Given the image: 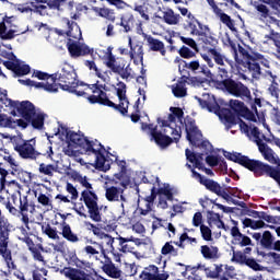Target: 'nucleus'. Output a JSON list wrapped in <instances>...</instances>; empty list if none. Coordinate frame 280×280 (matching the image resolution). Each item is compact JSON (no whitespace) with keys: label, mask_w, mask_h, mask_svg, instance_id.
<instances>
[{"label":"nucleus","mask_w":280,"mask_h":280,"mask_svg":"<svg viewBox=\"0 0 280 280\" xmlns=\"http://www.w3.org/2000/svg\"><path fill=\"white\" fill-rule=\"evenodd\" d=\"M33 78H37V80H42L40 82L32 81L31 79L19 80L21 84L25 86H34L35 89H43L48 93H58V89H62V91H68V93H75L79 97L82 95H86L84 91H78V86H80V82L78 81V73H75V69L69 65L63 63L61 70L57 73V79L61 82L59 85L56 84L54 77L49 75L47 72H43L40 70H35L33 72Z\"/></svg>","instance_id":"nucleus-1"},{"label":"nucleus","mask_w":280,"mask_h":280,"mask_svg":"<svg viewBox=\"0 0 280 280\" xmlns=\"http://www.w3.org/2000/svg\"><path fill=\"white\" fill-rule=\"evenodd\" d=\"M183 109L178 107H171V115H168L167 120L158 119L159 127L154 125H142V130L150 131L151 141H154L160 148H167L174 141L180 139L183 135Z\"/></svg>","instance_id":"nucleus-2"},{"label":"nucleus","mask_w":280,"mask_h":280,"mask_svg":"<svg viewBox=\"0 0 280 280\" xmlns=\"http://www.w3.org/2000/svg\"><path fill=\"white\" fill-rule=\"evenodd\" d=\"M66 141L68 145L63 149V152L67 156H78V148H82L85 154L96 156V167L103 172L110 170V161L106 159L108 153L100 141H90L84 135L74 131H66Z\"/></svg>","instance_id":"nucleus-3"},{"label":"nucleus","mask_w":280,"mask_h":280,"mask_svg":"<svg viewBox=\"0 0 280 280\" xmlns=\"http://www.w3.org/2000/svg\"><path fill=\"white\" fill-rule=\"evenodd\" d=\"M96 78L101 79V82L97 81L94 84H85L84 91H91L93 95L89 96L88 100L90 104H102L103 106H109V108H116L121 113V115H126L128 113V106L130 102H128V97H126V84L125 83H118L116 88L117 97L119 100V104L113 103V101L108 100V96L106 95V84L110 82V77L106 72H102V70H97L94 72Z\"/></svg>","instance_id":"nucleus-4"},{"label":"nucleus","mask_w":280,"mask_h":280,"mask_svg":"<svg viewBox=\"0 0 280 280\" xmlns=\"http://www.w3.org/2000/svg\"><path fill=\"white\" fill-rule=\"evenodd\" d=\"M230 107L231 109H223L219 114V119H221L222 124L225 125V128L229 130V128H233V126L240 125L241 132H244L246 137H250V130L255 127H250L246 125V122H243L242 118L248 119V121H255L256 124H261L266 128V130H270V127L266 124V117L264 114H259L256 110V115L253 114L246 106H244V103L242 101L237 100H231L230 101Z\"/></svg>","instance_id":"nucleus-5"},{"label":"nucleus","mask_w":280,"mask_h":280,"mask_svg":"<svg viewBox=\"0 0 280 280\" xmlns=\"http://www.w3.org/2000/svg\"><path fill=\"white\" fill-rule=\"evenodd\" d=\"M0 108L4 113H11V115H21L26 121H30L33 128L40 130L45 126V113L39 108H36L30 101H12L8 96V90L0 89Z\"/></svg>","instance_id":"nucleus-6"},{"label":"nucleus","mask_w":280,"mask_h":280,"mask_svg":"<svg viewBox=\"0 0 280 280\" xmlns=\"http://www.w3.org/2000/svg\"><path fill=\"white\" fill-rule=\"evenodd\" d=\"M117 180H112V186L105 183V198L108 202H121L124 209L128 205V195L126 189L130 185V176L124 174H115Z\"/></svg>","instance_id":"nucleus-7"},{"label":"nucleus","mask_w":280,"mask_h":280,"mask_svg":"<svg viewBox=\"0 0 280 280\" xmlns=\"http://www.w3.org/2000/svg\"><path fill=\"white\" fill-rule=\"evenodd\" d=\"M83 270L73 267H65L60 273L69 280H102V278L95 273V269L91 267V262H83Z\"/></svg>","instance_id":"nucleus-8"},{"label":"nucleus","mask_w":280,"mask_h":280,"mask_svg":"<svg viewBox=\"0 0 280 280\" xmlns=\"http://www.w3.org/2000/svg\"><path fill=\"white\" fill-rule=\"evenodd\" d=\"M11 141L15 152H18L21 159L34 161L40 156V153L36 151V142L34 140H23L21 137L14 136L11 138Z\"/></svg>","instance_id":"nucleus-9"},{"label":"nucleus","mask_w":280,"mask_h":280,"mask_svg":"<svg viewBox=\"0 0 280 280\" xmlns=\"http://www.w3.org/2000/svg\"><path fill=\"white\" fill-rule=\"evenodd\" d=\"M234 59L237 69H242V67L248 69L254 80H259V78H261V66H259L258 62L248 61V52L244 48L240 47L238 50H234Z\"/></svg>","instance_id":"nucleus-10"},{"label":"nucleus","mask_w":280,"mask_h":280,"mask_svg":"<svg viewBox=\"0 0 280 280\" xmlns=\"http://www.w3.org/2000/svg\"><path fill=\"white\" fill-rule=\"evenodd\" d=\"M249 139H253L257 143L259 152L262 154L264 159L273 165H277L279 158L275 154V151L268 147L266 143H261V139L266 137L259 131L257 127L250 129Z\"/></svg>","instance_id":"nucleus-11"},{"label":"nucleus","mask_w":280,"mask_h":280,"mask_svg":"<svg viewBox=\"0 0 280 280\" xmlns=\"http://www.w3.org/2000/svg\"><path fill=\"white\" fill-rule=\"evenodd\" d=\"M186 126V135H187V140L191 145H201V148H206L207 152L206 154H209L211 150H213V147L209 141H203L202 142V132L198 130V127L196 126L195 120H187L185 122Z\"/></svg>","instance_id":"nucleus-12"},{"label":"nucleus","mask_w":280,"mask_h":280,"mask_svg":"<svg viewBox=\"0 0 280 280\" xmlns=\"http://www.w3.org/2000/svg\"><path fill=\"white\" fill-rule=\"evenodd\" d=\"M221 89H223V91H228V93H230V95H234V97L250 98V90H248V88H246L242 82L225 80L221 83Z\"/></svg>","instance_id":"nucleus-13"},{"label":"nucleus","mask_w":280,"mask_h":280,"mask_svg":"<svg viewBox=\"0 0 280 280\" xmlns=\"http://www.w3.org/2000/svg\"><path fill=\"white\" fill-rule=\"evenodd\" d=\"M23 34L19 26L14 24V18H7L0 23V38L2 40H12L15 36Z\"/></svg>","instance_id":"nucleus-14"},{"label":"nucleus","mask_w":280,"mask_h":280,"mask_svg":"<svg viewBox=\"0 0 280 280\" xmlns=\"http://www.w3.org/2000/svg\"><path fill=\"white\" fill-rule=\"evenodd\" d=\"M207 3L210 5L211 10L220 19L223 25L228 26L231 32H237V27H235V20L231 19V16L222 11L215 3V0H207Z\"/></svg>","instance_id":"nucleus-15"},{"label":"nucleus","mask_w":280,"mask_h":280,"mask_svg":"<svg viewBox=\"0 0 280 280\" xmlns=\"http://www.w3.org/2000/svg\"><path fill=\"white\" fill-rule=\"evenodd\" d=\"M100 58L101 60H103L107 69H110L112 71H121V67H119V63L124 59L116 58L115 55H113V46H109L106 48V50H103V55H100Z\"/></svg>","instance_id":"nucleus-16"},{"label":"nucleus","mask_w":280,"mask_h":280,"mask_svg":"<svg viewBox=\"0 0 280 280\" xmlns=\"http://www.w3.org/2000/svg\"><path fill=\"white\" fill-rule=\"evenodd\" d=\"M208 54L213 58L214 62H217L219 66V69L221 71V78H226V73H229V68L233 69V61H229L222 54H220V50L215 48H210L208 50ZM228 66V67H226Z\"/></svg>","instance_id":"nucleus-17"},{"label":"nucleus","mask_w":280,"mask_h":280,"mask_svg":"<svg viewBox=\"0 0 280 280\" xmlns=\"http://www.w3.org/2000/svg\"><path fill=\"white\" fill-rule=\"evenodd\" d=\"M68 51L72 58H80V56H89L93 54V48L86 46V44H81L78 40L69 39L68 42Z\"/></svg>","instance_id":"nucleus-18"},{"label":"nucleus","mask_w":280,"mask_h":280,"mask_svg":"<svg viewBox=\"0 0 280 280\" xmlns=\"http://www.w3.org/2000/svg\"><path fill=\"white\" fill-rule=\"evenodd\" d=\"M34 211H36L34 203L27 201V197H20V213L22 215L21 221L27 231H30V213L32 215Z\"/></svg>","instance_id":"nucleus-19"},{"label":"nucleus","mask_w":280,"mask_h":280,"mask_svg":"<svg viewBox=\"0 0 280 280\" xmlns=\"http://www.w3.org/2000/svg\"><path fill=\"white\" fill-rule=\"evenodd\" d=\"M186 158L187 161H189V163H191L192 165L191 170L196 167L197 170H201L202 172H205V174H207L208 176H213V171L205 167V164H202V161H205V159L202 158V153H194L189 151V149H186Z\"/></svg>","instance_id":"nucleus-20"},{"label":"nucleus","mask_w":280,"mask_h":280,"mask_svg":"<svg viewBox=\"0 0 280 280\" xmlns=\"http://www.w3.org/2000/svg\"><path fill=\"white\" fill-rule=\"evenodd\" d=\"M188 31L190 32L191 36H211V28L200 23V21H198L196 18H192L188 21Z\"/></svg>","instance_id":"nucleus-21"},{"label":"nucleus","mask_w":280,"mask_h":280,"mask_svg":"<svg viewBox=\"0 0 280 280\" xmlns=\"http://www.w3.org/2000/svg\"><path fill=\"white\" fill-rule=\"evenodd\" d=\"M186 166L188 167V170H191L192 178H196V180L207 187L210 191H213L214 194H220V191H222L219 183L207 179V177L200 175L198 172H196V170L191 168V164L187 163Z\"/></svg>","instance_id":"nucleus-22"},{"label":"nucleus","mask_w":280,"mask_h":280,"mask_svg":"<svg viewBox=\"0 0 280 280\" xmlns=\"http://www.w3.org/2000/svg\"><path fill=\"white\" fill-rule=\"evenodd\" d=\"M142 280H168L170 273L167 271L159 272V267L151 265L140 273Z\"/></svg>","instance_id":"nucleus-23"},{"label":"nucleus","mask_w":280,"mask_h":280,"mask_svg":"<svg viewBox=\"0 0 280 280\" xmlns=\"http://www.w3.org/2000/svg\"><path fill=\"white\" fill-rule=\"evenodd\" d=\"M255 9L258 12V16L262 23L266 25H276V27H280V21L270 15V10L265 4H256Z\"/></svg>","instance_id":"nucleus-24"},{"label":"nucleus","mask_w":280,"mask_h":280,"mask_svg":"<svg viewBox=\"0 0 280 280\" xmlns=\"http://www.w3.org/2000/svg\"><path fill=\"white\" fill-rule=\"evenodd\" d=\"M83 252L90 259H95L96 261H100L102 257H106L104 253H102V246H100L98 242H90V245H86L83 248Z\"/></svg>","instance_id":"nucleus-25"},{"label":"nucleus","mask_w":280,"mask_h":280,"mask_svg":"<svg viewBox=\"0 0 280 280\" xmlns=\"http://www.w3.org/2000/svg\"><path fill=\"white\" fill-rule=\"evenodd\" d=\"M129 57L130 60H133V65L143 66V46L132 45V37H129Z\"/></svg>","instance_id":"nucleus-26"},{"label":"nucleus","mask_w":280,"mask_h":280,"mask_svg":"<svg viewBox=\"0 0 280 280\" xmlns=\"http://www.w3.org/2000/svg\"><path fill=\"white\" fill-rule=\"evenodd\" d=\"M156 19H162L166 25H178L180 23V14L174 12V10L166 8L162 10V16L155 15Z\"/></svg>","instance_id":"nucleus-27"},{"label":"nucleus","mask_w":280,"mask_h":280,"mask_svg":"<svg viewBox=\"0 0 280 280\" xmlns=\"http://www.w3.org/2000/svg\"><path fill=\"white\" fill-rule=\"evenodd\" d=\"M47 8L48 7L45 4H42V3L34 4V2L18 5L19 12H22V13L37 12L42 16H45V14H47Z\"/></svg>","instance_id":"nucleus-28"},{"label":"nucleus","mask_w":280,"mask_h":280,"mask_svg":"<svg viewBox=\"0 0 280 280\" xmlns=\"http://www.w3.org/2000/svg\"><path fill=\"white\" fill-rule=\"evenodd\" d=\"M231 235L234 240V244H237L238 246H253V241L250 240V237L242 234V232H240V228H237V225H234L231 229Z\"/></svg>","instance_id":"nucleus-29"},{"label":"nucleus","mask_w":280,"mask_h":280,"mask_svg":"<svg viewBox=\"0 0 280 280\" xmlns=\"http://www.w3.org/2000/svg\"><path fill=\"white\" fill-rule=\"evenodd\" d=\"M101 242L98 245L101 246V250L103 255L106 256V253H114L115 250V237L108 235V234H100Z\"/></svg>","instance_id":"nucleus-30"},{"label":"nucleus","mask_w":280,"mask_h":280,"mask_svg":"<svg viewBox=\"0 0 280 280\" xmlns=\"http://www.w3.org/2000/svg\"><path fill=\"white\" fill-rule=\"evenodd\" d=\"M218 279L230 280L235 277V267L229 265H215Z\"/></svg>","instance_id":"nucleus-31"},{"label":"nucleus","mask_w":280,"mask_h":280,"mask_svg":"<svg viewBox=\"0 0 280 280\" xmlns=\"http://www.w3.org/2000/svg\"><path fill=\"white\" fill-rule=\"evenodd\" d=\"M174 194L170 186H165L164 188H160L159 190V203L158 207L160 209H167V200H173Z\"/></svg>","instance_id":"nucleus-32"},{"label":"nucleus","mask_w":280,"mask_h":280,"mask_svg":"<svg viewBox=\"0 0 280 280\" xmlns=\"http://www.w3.org/2000/svg\"><path fill=\"white\" fill-rule=\"evenodd\" d=\"M184 67L186 69H190V71H194V73H203L207 78L211 75V70L207 68V66H200V61L192 60L190 62H184Z\"/></svg>","instance_id":"nucleus-33"},{"label":"nucleus","mask_w":280,"mask_h":280,"mask_svg":"<svg viewBox=\"0 0 280 280\" xmlns=\"http://www.w3.org/2000/svg\"><path fill=\"white\" fill-rule=\"evenodd\" d=\"M63 21L68 25V31L66 33L67 36H69V38H73L74 40H80V38H82V31L80 30L78 23L69 21L68 19H65Z\"/></svg>","instance_id":"nucleus-34"},{"label":"nucleus","mask_w":280,"mask_h":280,"mask_svg":"<svg viewBox=\"0 0 280 280\" xmlns=\"http://www.w3.org/2000/svg\"><path fill=\"white\" fill-rule=\"evenodd\" d=\"M61 235L65 240L71 242L72 244H77V242H80V237H78V234L73 233V231L71 230V225H69L65 221L61 223Z\"/></svg>","instance_id":"nucleus-35"},{"label":"nucleus","mask_w":280,"mask_h":280,"mask_svg":"<svg viewBox=\"0 0 280 280\" xmlns=\"http://www.w3.org/2000/svg\"><path fill=\"white\" fill-rule=\"evenodd\" d=\"M147 43L151 51H160L161 56H165V54H167V50H165V44H163V42L152 36H148Z\"/></svg>","instance_id":"nucleus-36"},{"label":"nucleus","mask_w":280,"mask_h":280,"mask_svg":"<svg viewBox=\"0 0 280 280\" xmlns=\"http://www.w3.org/2000/svg\"><path fill=\"white\" fill-rule=\"evenodd\" d=\"M102 269L103 272H105V275H107V277H110L112 279H119L121 277V269L115 266L113 261L104 264Z\"/></svg>","instance_id":"nucleus-37"},{"label":"nucleus","mask_w":280,"mask_h":280,"mask_svg":"<svg viewBox=\"0 0 280 280\" xmlns=\"http://www.w3.org/2000/svg\"><path fill=\"white\" fill-rule=\"evenodd\" d=\"M196 100H198L201 108H208L209 113H218V110H220V106L218 105V103L213 102L211 103V101H208L207 97H209V93H203L202 97L200 98L198 96H195Z\"/></svg>","instance_id":"nucleus-38"},{"label":"nucleus","mask_w":280,"mask_h":280,"mask_svg":"<svg viewBox=\"0 0 280 280\" xmlns=\"http://www.w3.org/2000/svg\"><path fill=\"white\" fill-rule=\"evenodd\" d=\"M266 73L271 78V84L268 88V93L279 102V94H280V89H279V83H277V75L272 73V71L268 70Z\"/></svg>","instance_id":"nucleus-39"},{"label":"nucleus","mask_w":280,"mask_h":280,"mask_svg":"<svg viewBox=\"0 0 280 280\" xmlns=\"http://www.w3.org/2000/svg\"><path fill=\"white\" fill-rule=\"evenodd\" d=\"M200 250L205 259H218L220 257V253L217 246L202 245Z\"/></svg>","instance_id":"nucleus-40"},{"label":"nucleus","mask_w":280,"mask_h":280,"mask_svg":"<svg viewBox=\"0 0 280 280\" xmlns=\"http://www.w3.org/2000/svg\"><path fill=\"white\" fill-rule=\"evenodd\" d=\"M208 224L211 229H213V226H217V229H223L224 231H229V228L224 225V222L222 221V218H220V214L215 212L208 213Z\"/></svg>","instance_id":"nucleus-41"},{"label":"nucleus","mask_w":280,"mask_h":280,"mask_svg":"<svg viewBox=\"0 0 280 280\" xmlns=\"http://www.w3.org/2000/svg\"><path fill=\"white\" fill-rule=\"evenodd\" d=\"M81 200L84 201V205L86 207H93L94 205H97V195L95 194V190H83L81 192Z\"/></svg>","instance_id":"nucleus-42"},{"label":"nucleus","mask_w":280,"mask_h":280,"mask_svg":"<svg viewBox=\"0 0 280 280\" xmlns=\"http://www.w3.org/2000/svg\"><path fill=\"white\" fill-rule=\"evenodd\" d=\"M93 12L97 14V16H102V19H107V21L115 22V12L107 8H92Z\"/></svg>","instance_id":"nucleus-43"},{"label":"nucleus","mask_w":280,"mask_h":280,"mask_svg":"<svg viewBox=\"0 0 280 280\" xmlns=\"http://www.w3.org/2000/svg\"><path fill=\"white\" fill-rule=\"evenodd\" d=\"M243 226L257 231L259 229H266V226L269 228L270 225H266V223L261 220L255 221L253 219L246 218L243 220Z\"/></svg>","instance_id":"nucleus-44"},{"label":"nucleus","mask_w":280,"mask_h":280,"mask_svg":"<svg viewBox=\"0 0 280 280\" xmlns=\"http://www.w3.org/2000/svg\"><path fill=\"white\" fill-rule=\"evenodd\" d=\"M273 243H275V238L272 237V233H270V231H265L260 240V245L262 246V248L272 250Z\"/></svg>","instance_id":"nucleus-45"},{"label":"nucleus","mask_w":280,"mask_h":280,"mask_svg":"<svg viewBox=\"0 0 280 280\" xmlns=\"http://www.w3.org/2000/svg\"><path fill=\"white\" fill-rule=\"evenodd\" d=\"M185 86V82H177L175 85L172 86L173 95H175V97H185V95H187V88Z\"/></svg>","instance_id":"nucleus-46"},{"label":"nucleus","mask_w":280,"mask_h":280,"mask_svg":"<svg viewBox=\"0 0 280 280\" xmlns=\"http://www.w3.org/2000/svg\"><path fill=\"white\" fill-rule=\"evenodd\" d=\"M132 10L133 12L140 14L143 21H150V14L148 12V7L145 4L135 3Z\"/></svg>","instance_id":"nucleus-47"},{"label":"nucleus","mask_w":280,"mask_h":280,"mask_svg":"<svg viewBox=\"0 0 280 280\" xmlns=\"http://www.w3.org/2000/svg\"><path fill=\"white\" fill-rule=\"evenodd\" d=\"M121 253L132 252V247L128 245V242H135V237H117Z\"/></svg>","instance_id":"nucleus-48"},{"label":"nucleus","mask_w":280,"mask_h":280,"mask_svg":"<svg viewBox=\"0 0 280 280\" xmlns=\"http://www.w3.org/2000/svg\"><path fill=\"white\" fill-rule=\"evenodd\" d=\"M88 209L90 218L93 220V222H102V214L100 213V206H97V203L94 206H89Z\"/></svg>","instance_id":"nucleus-49"},{"label":"nucleus","mask_w":280,"mask_h":280,"mask_svg":"<svg viewBox=\"0 0 280 280\" xmlns=\"http://www.w3.org/2000/svg\"><path fill=\"white\" fill-rule=\"evenodd\" d=\"M15 75H27L30 73V66L25 65V62L16 60L14 68Z\"/></svg>","instance_id":"nucleus-50"},{"label":"nucleus","mask_w":280,"mask_h":280,"mask_svg":"<svg viewBox=\"0 0 280 280\" xmlns=\"http://www.w3.org/2000/svg\"><path fill=\"white\" fill-rule=\"evenodd\" d=\"M119 67H120V70L114 71V73H119L120 78H122L124 80H128V78L132 75V69H130V65L126 67V63L120 61Z\"/></svg>","instance_id":"nucleus-51"},{"label":"nucleus","mask_w":280,"mask_h":280,"mask_svg":"<svg viewBox=\"0 0 280 280\" xmlns=\"http://www.w3.org/2000/svg\"><path fill=\"white\" fill-rule=\"evenodd\" d=\"M39 174H44V176H54V172H56V166L54 164H39L38 168Z\"/></svg>","instance_id":"nucleus-52"},{"label":"nucleus","mask_w":280,"mask_h":280,"mask_svg":"<svg viewBox=\"0 0 280 280\" xmlns=\"http://www.w3.org/2000/svg\"><path fill=\"white\" fill-rule=\"evenodd\" d=\"M3 161L9 163L10 167L13 168L14 172H19V170H21L19 162L16 161V159H14V156L12 154L4 153Z\"/></svg>","instance_id":"nucleus-53"},{"label":"nucleus","mask_w":280,"mask_h":280,"mask_svg":"<svg viewBox=\"0 0 280 280\" xmlns=\"http://www.w3.org/2000/svg\"><path fill=\"white\" fill-rule=\"evenodd\" d=\"M253 59L259 62V65H261L266 69H270V59H268L266 56L259 52H254Z\"/></svg>","instance_id":"nucleus-54"},{"label":"nucleus","mask_w":280,"mask_h":280,"mask_svg":"<svg viewBox=\"0 0 280 280\" xmlns=\"http://www.w3.org/2000/svg\"><path fill=\"white\" fill-rule=\"evenodd\" d=\"M77 180L78 183H80L81 187H84V191H91L93 190V185L91 184V182H89V177L88 176H82V175H77Z\"/></svg>","instance_id":"nucleus-55"},{"label":"nucleus","mask_w":280,"mask_h":280,"mask_svg":"<svg viewBox=\"0 0 280 280\" xmlns=\"http://www.w3.org/2000/svg\"><path fill=\"white\" fill-rule=\"evenodd\" d=\"M190 84H192V86L202 90L206 86H209V81H207V79H198V78H191L189 79Z\"/></svg>","instance_id":"nucleus-56"},{"label":"nucleus","mask_w":280,"mask_h":280,"mask_svg":"<svg viewBox=\"0 0 280 280\" xmlns=\"http://www.w3.org/2000/svg\"><path fill=\"white\" fill-rule=\"evenodd\" d=\"M47 269L45 268H36L33 270V280H47Z\"/></svg>","instance_id":"nucleus-57"},{"label":"nucleus","mask_w":280,"mask_h":280,"mask_svg":"<svg viewBox=\"0 0 280 280\" xmlns=\"http://www.w3.org/2000/svg\"><path fill=\"white\" fill-rule=\"evenodd\" d=\"M162 255H173L176 257V255H178V249L174 248L172 243H165V245L162 247Z\"/></svg>","instance_id":"nucleus-58"},{"label":"nucleus","mask_w":280,"mask_h":280,"mask_svg":"<svg viewBox=\"0 0 280 280\" xmlns=\"http://www.w3.org/2000/svg\"><path fill=\"white\" fill-rule=\"evenodd\" d=\"M137 264L135 262H126L125 264V275H127V277H135V275H137Z\"/></svg>","instance_id":"nucleus-59"},{"label":"nucleus","mask_w":280,"mask_h":280,"mask_svg":"<svg viewBox=\"0 0 280 280\" xmlns=\"http://www.w3.org/2000/svg\"><path fill=\"white\" fill-rule=\"evenodd\" d=\"M200 233H201L202 240H205L206 242H211L213 240L211 229L209 226L201 225Z\"/></svg>","instance_id":"nucleus-60"},{"label":"nucleus","mask_w":280,"mask_h":280,"mask_svg":"<svg viewBox=\"0 0 280 280\" xmlns=\"http://www.w3.org/2000/svg\"><path fill=\"white\" fill-rule=\"evenodd\" d=\"M37 200L39 205H43V207H47L48 209H51V197L45 195V194H39L37 197Z\"/></svg>","instance_id":"nucleus-61"},{"label":"nucleus","mask_w":280,"mask_h":280,"mask_svg":"<svg viewBox=\"0 0 280 280\" xmlns=\"http://www.w3.org/2000/svg\"><path fill=\"white\" fill-rule=\"evenodd\" d=\"M44 233L47 235L50 240H60V235H58V230L47 225L44 228Z\"/></svg>","instance_id":"nucleus-62"},{"label":"nucleus","mask_w":280,"mask_h":280,"mask_svg":"<svg viewBox=\"0 0 280 280\" xmlns=\"http://www.w3.org/2000/svg\"><path fill=\"white\" fill-rule=\"evenodd\" d=\"M12 127V117L0 113V128Z\"/></svg>","instance_id":"nucleus-63"},{"label":"nucleus","mask_w":280,"mask_h":280,"mask_svg":"<svg viewBox=\"0 0 280 280\" xmlns=\"http://www.w3.org/2000/svg\"><path fill=\"white\" fill-rule=\"evenodd\" d=\"M66 191H68L71 196V200H77L79 198L78 188L73 186L71 183L66 184Z\"/></svg>","instance_id":"nucleus-64"}]
</instances>
